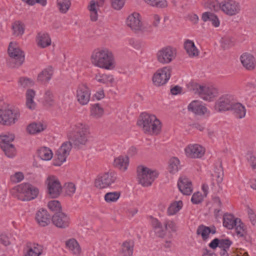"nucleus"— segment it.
<instances>
[{
    "mask_svg": "<svg viewBox=\"0 0 256 256\" xmlns=\"http://www.w3.org/2000/svg\"><path fill=\"white\" fill-rule=\"evenodd\" d=\"M92 62L96 66L106 70L115 68V61L112 52L106 48L94 50L91 56Z\"/></svg>",
    "mask_w": 256,
    "mask_h": 256,
    "instance_id": "obj_1",
    "label": "nucleus"
},
{
    "mask_svg": "<svg viewBox=\"0 0 256 256\" xmlns=\"http://www.w3.org/2000/svg\"><path fill=\"white\" fill-rule=\"evenodd\" d=\"M145 132L158 134L161 129V123L156 117L152 114L142 113L137 122Z\"/></svg>",
    "mask_w": 256,
    "mask_h": 256,
    "instance_id": "obj_2",
    "label": "nucleus"
},
{
    "mask_svg": "<svg viewBox=\"0 0 256 256\" xmlns=\"http://www.w3.org/2000/svg\"><path fill=\"white\" fill-rule=\"evenodd\" d=\"M88 134V126L78 123L75 126L74 132L69 135V140L72 144L79 148L86 144Z\"/></svg>",
    "mask_w": 256,
    "mask_h": 256,
    "instance_id": "obj_3",
    "label": "nucleus"
},
{
    "mask_svg": "<svg viewBox=\"0 0 256 256\" xmlns=\"http://www.w3.org/2000/svg\"><path fill=\"white\" fill-rule=\"evenodd\" d=\"M163 224L164 226L157 218H152V226L156 234L159 238H164L167 231L174 232L178 230V226L173 220H165Z\"/></svg>",
    "mask_w": 256,
    "mask_h": 256,
    "instance_id": "obj_4",
    "label": "nucleus"
},
{
    "mask_svg": "<svg viewBox=\"0 0 256 256\" xmlns=\"http://www.w3.org/2000/svg\"><path fill=\"white\" fill-rule=\"evenodd\" d=\"M188 87L190 91L198 94L206 100H211V99L216 96L218 94L217 90L215 88L202 86L195 82L188 84Z\"/></svg>",
    "mask_w": 256,
    "mask_h": 256,
    "instance_id": "obj_5",
    "label": "nucleus"
},
{
    "mask_svg": "<svg viewBox=\"0 0 256 256\" xmlns=\"http://www.w3.org/2000/svg\"><path fill=\"white\" fill-rule=\"evenodd\" d=\"M16 197L22 201H28L36 198L38 194L39 190L36 186L28 183L19 184L16 188Z\"/></svg>",
    "mask_w": 256,
    "mask_h": 256,
    "instance_id": "obj_6",
    "label": "nucleus"
},
{
    "mask_svg": "<svg viewBox=\"0 0 256 256\" xmlns=\"http://www.w3.org/2000/svg\"><path fill=\"white\" fill-rule=\"evenodd\" d=\"M158 173L143 166H139L137 168V179L139 184L144 186H150Z\"/></svg>",
    "mask_w": 256,
    "mask_h": 256,
    "instance_id": "obj_7",
    "label": "nucleus"
},
{
    "mask_svg": "<svg viewBox=\"0 0 256 256\" xmlns=\"http://www.w3.org/2000/svg\"><path fill=\"white\" fill-rule=\"evenodd\" d=\"M8 52L10 57L8 65L10 68H18L24 61V54L19 48L14 46L12 42L9 44Z\"/></svg>",
    "mask_w": 256,
    "mask_h": 256,
    "instance_id": "obj_8",
    "label": "nucleus"
},
{
    "mask_svg": "<svg viewBox=\"0 0 256 256\" xmlns=\"http://www.w3.org/2000/svg\"><path fill=\"white\" fill-rule=\"evenodd\" d=\"M117 175L114 172H108L99 174L95 180V186L98 188H104L114 183Z\"/></svg>",
    "mask_w": 256,
    "mask_h": 256,
    "instance_id": "obj_9",
    "label": "nucleus"
},
{
    "mask_svg": "<svg viewBox=\"0 0 256 256\" xmlns=\"http://www.w3.org/2000/svg\"><path fill=\"white\" fill-rule=\"evenodd\" d=\"M20 112L16 110L0 109V124L10 126L16 123L20 118Z\"/></svg>",
    "mask_w": 256,
    "mask_h": 256,
    "instance_id": "obj_10",
    "label": "nucleus"
},
{
    "mask_svg": "<svg viewBox=\"0 0 256 256\" xmlns=\"http://www.w3.org/2000/svg\"><path fill=\"white\" fill-rule=\"evenodd\" d=\"M176 55V48L168 46L162 48L156 54L157 60L162 64H168L172 62Z\"/></svg>",
    "mask_w": 256,
    "mask_h": 256,
    "instance_id": "obj_11",
    "label": "nucleus"
},
{
    "mask_svg": "<svg viewBox=\"0 0 256 256\" xmlns=\"http://www.w3.org/2000/svg\"><path fill=\"white\" fill-rule=\"evenodd\" d=\"M172 68L170 66H165L158 70L154 74L152 82L156 86H161L165 84L170 77Z\"/></svg>",
    "mask_w": 256,
    "mask_h": 256,
    "instance_id": "obj_12",
    "label": "nucleus"
},
{
    "mask_svg": "<svg viewBox=\"0 0 256 256\" xmlns=\"http://www.w3.org/2000/svg\"><path fill=\"white\" fill-rule=\"evenodd\" d=\"M72 148V144L70 141L64 142L56 152V155L57 156V159L54 160L53 164L55 166L62 165L66 160Z\"/></svg>",
    "mask_w": 256,
    "mask_h": 256,
    "instance_id": "obj_13",
    "label": "nucleus"
},
{
    "mask_svg": "<svg viewBox=\"0 0 256 256\" xmlns=\"http://www.w3.org/2000/svg\"><path fill=\"white\" fill-rule=\"evenodd\" d=\"M127 26L132 30L152 32V31L151 26L148 29L142 27V23L140 18V15L138 13L134 12L130 15L126 19Z\"/></svg>",
    "mask_w": 256,
    "mask_h": 256,
    "instance_id": "obj_14",
    "label": "nucleus"
},
{
    "mask_svg": "<svg viewBox=\"0 0 256 256\" xmlns=\"http://www.w3.org/2000/svg\"><path fill=\"white\" fill-rule=\"evenodd\" d=\"M234 102L232 96L229 94L222 96L216 102L215 108L218 112L230 110Z\"/></svg>",
    "mask_w": 256,
    "mask_h": 256,
    "instance_id": "obj_15",
    "label": "nucleus"
},
{
    "mask_svg": "<svg viewBox=\"0 0 256 256\" xmlns=\"http://www.w3.org/2000/svg\"><path fill=\"white\" fill-rule=\"evenodd\" d=\"M48 192L52 198H58L60 193L62 186L58 180L54 176H48L47 178Z\"/></svg>",
    "mask_w": 256,
    "mask_h": 256,
    "instance_id": "obj_16",
    "label": "nucleus"
},
{
    "mask_svg": "<svg viewBox=\"0 0 256 256\" xmlns=\"http://www.w3.org/2000/svg\"><path fill=\"white\" fill-rule=\"evenodd\" d=\"M226 14L232 16L239 13L240 10V4L233 0H225L221 3V9Z\"/></svg>",
    "mask_w": 256,
    "mask_h": 256,
    "instance_id": "obj_17",
    "label": "nucleus"
},
{
    "mask_svg": "<svg viewBox=\"0 0 256 256\" xmlns=\"http://www.w3.org/2000/svg\"><path fill=\"white\" fill-rule=\"evenodd\" d=\"M52 220L54 224L61 228L68 227L70 224L69 217L61 212H56L52 216Z\"/></svg>",
    "mask_w": 256,
    "mask_h": 256,
    "instance_id": "obj_18",
    "label": "nucleus"
},
{
    "mask_svg": "<svg viewBox=\"0 0 256 256\" xmlns=\"http://www.w3.org/2000/svg\"><path fill=\"white\" fill-rule=\"evenodd\" d=\"M90 90L86 85L82 84L78 86L76 91V98L81 104H86L90 101Z\"/></svg>",
    "mask_w": 256,
    "mask_h": 256,
    "instance_id": "obj_19",
    "label": "nucleus"
},
{
    "mask_svg": "<svg viewBox=\"0 0 256 256\" xmlns=\"http://www.w3.org/2000/svg\"><path fill=\"white\" fill-rule=\"evenodd\" d=\"M187 156L191 158H200L204 154V148L198 144L189 145L185 148Z\"/></svg>",
    "mask_w": 256,
    "mask_h": 256,
    "instance_id": "obj_20",
    "label": "nucleus"
},
{
    "mask_svg": "<svg viewBox=\"0 0 256 256\" xmlns=\"http://www.w3.org/2000/svg\"><path fill=\"white\" fill-rule=\"evenodd\" d=\"M180 191L184 195H190L192 192V184L187 178L180 177L178 182Z\"/></svg>",
    "mask_w": 256,
    "mask_h": 256,
    "instance_id": "obj_21",
    "label": "nucleus"
},
{
    "mask_svg": "<svg viewBox=\"0 0 256 256\" xmlns=\"http://www.w3.org/2000/svg\"><path fill=\"white\" fill-rule=\"evenodd\" d=\"M52 218L47 210L44 208L40 209L36 214V220L41 226H48L50 223Z\"/></svg>",
    "mask_w": 256,
    "mask_h": 256,
    "instance_id": "obj_22",
    "label": "nucleus"
},
{
    "mask_svg": "<svg viewBox=\"0 0 256 256\" xmlns=\"http://www.w3.org/2000/svg\"><path fill=\"white\" fill-rule=\"evenodd\" d=\"M240 61L243 66L248 70H254L256 66L254 56L249 54H244L240 56Z\"/></svg>",
    "mask_w": 256,
    "mask_h": 256,
    "instance_id": "obj_23",
    "label": "nucleus"
},
{
    "mask_svg": "<svg viewBox=\"0 0 256 256\" xmlns=\"http://www.w3.org/2000/svg\"><path fill=\"white\" fill-rule=\"evenodd\" d=\"M216 228L214 226H207L204 224L200 225L196 230V234L200 235L204 240H206L208 238L210 234H214L216 233Z\"/></svg>",
    "mask_w": 256,
    "mask_h": 256,
    "instance_id": "obj_24",
    "label": "nucleus"
},
{
    "mask_svg": "<svg viewBox=\"0 0 256 256\" xmlns=\"http://www.w3.org/2000/svg\"><path fill=\"white\" fill-rule=\"evenodd\" d=\"M134 242L132 240H126L123 242L120 250V256H132L134 252Z\"/></svg>",
    "mask_w": 256,
    "mask_h": 256,
    "instance_id": "obj_25",
    "label": "nucleus"
},
{
    "mask_svg": "<svg viewBox=\"0 0 256 256\" xmlns=\"http://www.w3.org/2000/svg\"><path fill=\"white\" fill-rule=\"evenodd\" d=\"M27 252L24 256H40L42 252V246L36 243H26Z\"/></svg>",
    "mask_w": 256,
    "mask_h": 256,
    "instance_id": "obj_26",
    "label": "nucleus"
},
{
    "mask_svg": "<svg viewBox=\"0 0 256 256\" xmlns=\"http://www.w3.org/2000/svg\"><path fill=\"white\" fill-rule=\"evenodd\" d=\"M240 219L235 218L232 214L226 213L223 216V226L228 230H232Z\"/></svg>",
    "mask_w": 256,
    "mask_h": 256,
    "instance_id": "obj_27",
    "label": "nucleus"
},
{
    "mask_svg": "<svg viewBox=\"0 0 256 256\" xmlns=\"http://www.w3.org/2000/svg\"><path fill=\"white\" fill-rule=\"evenodd\" d=\"M234 116L238 118H242L245 116L246 110L245 107L240 103L235 102L233 104L230 109Z\"/></svg>",
    "mask_w": 256,
    "mask_h": 256,
    "instance_id": "obj_28",
    "label": "nucleus"
},
{
    "mask_svg": "<svg viewBox=\"0 0 256 256\" xmlns=\"http://www.w3.org/2000/svg\"><path fill=\"white\" fill-rule=\"evenodd\" d=\"M104 2V0H100V2H96L94 0H92L90 2V5L88 6V9L90 12V20L92 21L95 22L98 20V12L96 6H102Z\"/></svg>",
    "mask_w": 256,
    "mask_h": 256,
    "instance_id": "obj_29",
    "label": "nucleus"
},
{
    "mask_svg": "<svg viewBox=\"0 0 256 256\" xmlns=\"http://www.w3.org/2000/svg\"><path fill=\"white\" fill-rule=\"evenodd\" d=\"M53 70L52 66L44 69L38 76V81L42 84L48 82L51 78Z\"/></svg>",
    "mask_w": 256,
    "mask_h": 256,
    "instance_id": "obj_30",
    "label": "nucleus"
},
{
    "mask_svg": "<svg viewBox=\"0 0 256 256\" xmlns=\"http://www.w3.org/2000/svg\"><path fill=\"white\" fill-rule=\"evenodd\" d=\"M38 46L44 48L51 44V39L48 33L39 32L37 36Z\"/></svg>",
    "mask_w": 256,
    "mask_h": 256,
    "instance_id": "obj_31",
    "label": "nucleus"
},
{
    "mask_svg": "<svg viewBox=\"0 0 256 256\" xmlns=\"http://www.w3.org/2000/svg\"><path fill=\"white\" fill-rule=\"evenodd\" d=\"M214 174L217 178V184L219 188L222 190V188L220 186V184L223 180L224 174L222 166V162L220 160H218L217 162L215 164Z\"/></svg>",
    "mask_w": 256,
    "mask_h": 256,
    "instance_id": "obj_32",
    "label": "nucleus"
},
{
    "mask_svg": "<svg viewBox=\"0 0 256 256\" xmlns=\"http://www.w3.org/2000/svg\"><path fill=\"white\" fill-rule=\"evenodd\" d=\"M188 108L195 114L202 115L205 114L207 108L204 106L199 104L196 101H193L188 106Z\"/></svg>",
    "mask_w": 256,
    "mask_h": 256,
    "instance_id": "obj_33",
    "label": "nucleus"
},
{
    "mask_svg": "<svg viewBox=\"0 0 256 256\" xmlns=\"http://www.w3.org/2000/svg\"><path fill=\"white\" fill-rule=\"evenodd\" d=\"M202 20L204 22H210L212 25L214 27H218L220 26V22L218 17L212 12H204L202 14Z\"/></svg>",
    "mask_w": 256,
    "mask_h": 256,
    "instance_id": "obj_34",
    "label": "nucleus"
},
{
    "mask_svg": "<svg viewBox=\"0 0 256 256\" xmlns=\"http://www.w3.org/2000/svg\"><path fill=\"white\" fill-rule=\"evenodd\" d=\"M184 48L190 56L194 57L198 56V51L193 41L187 40L184 43Z\"/></svg>",
    "mask_w": 256,
    "mask_h": 256,
    "instance_id": "obj_35",
    "label": "nucleus"
},
{
    "mask_svg": "<svg viewBox=\"0 0 256 256\" xmlns=\"http://www.w3.org/2000/svg\"><path fill=\"white\" fill-rule=\"evenodd\" d=\"M45 129L44 126L40 122H32L26 128V132L30 134H34L43 131Z\"/></svg>",
    "mask_w": 256,
    "mask_h": 256,
    "instance_id": "obj_36",
    "label": "nucleus"
},
{
    "mask_svg": "<svg viewBox=\"0 0 256 256\" xmlns=\"http://www.w3.org/2000/svg\"><path fill=\"white\" fill-rule=\"evenodd\" d=\"M202 5L204 8L212 12H218L221 9V3L220 4L217 0H204Z\"/></svg>",
    "mask_w": 256,
    "mask_h": 256,
    "instance_id": "obj_37",
    "label": "nucleus"
},
{
    "mask_svg": "<svg viewBox=\"0 0 256 256\" xmlns=\"http://www.w3.org/2000/svg\"><path fill=\"white\" fill-rule=\"evenodd\" d=\"M66 246L71 252L76 255L80 253L81 249L78 242L74 238L70 239L66 242Z\"/></svg>",
    "mask_w": 256,
    "mask_h": 256,
    "instance_id": "obj_38",
    "label": "nucleus"
},
{
    "mask_svg": "<svg viewBox=\"0 0 256 256\" xmlns=\"http://www.w3.org/2000/svg\"><path fill=\"white\" fill-rule=\"evenodd\" d=\"M37 154L38 156L44 160H51L53 155L52 150L46 147H42L39 148L38 150Z\"/></svg>",
    "mask_w": 256,
    "mask_h": 256,
    "instance_id": "obj_39",
    "label": "nucleus"
},
{
    "mask_svg": "<svg viewBox=\"0 0 256 256\" xmlns=\"http://www.w3.org/2000/svg\"><path fill=\"white\" fill-rule=\"evenodd\" d=\"M128 164V158L127 156H120L114 160V166L125 171Z\"/></svg>",
    "mask_w": 256,
    "mask_h": 256,
    "instance_id": "obj_40",
    "label": "nucleus"
},
{
    "mask_svg": "<svg viewBox=\"0 0 256 256\" xmlns=\"http://www.w3.org/2000/svg\"><path fill=\"white\" fill-rule=\"evenodd\" d=\"M236 233L238 238H242L246 239L247 234V231L246 226L242 222L240 219L238 222L234 226Z\"/></svg>",
    "mask_w": 256,
    "mask_h": 256,
    "instance_id": "obj_41",
    "label": "nucleus"
},
{
    "mask_svg": "<svg viewBox=\"0 0 256 256\" xmlns=\"http://www.w3.org/2000/svg\"><path fill=\"white\" fill-rule=\"evenodd\" d=\"M13 34L16 36H22L24 32V25L22 22L15 21L12 25Z\"/></svg>",
    "mask_w": 256,
    "mask_h": 256,
    "instance_id": "obj_42",
    "label": "nucleus"
},
{
    "mask_svg": "<svg viewBox=\"0 0 256 256\" xmlns=\"http://www.w3.org/2000/svg\"><path fill=\"white\" fill-rule=\"evenodd\" d=\"M35 94V92L32 89H28L26 91V105L27 107L30 110H34L36 108V104L33 100Z\"/></svg>",
    "mask_w": 256,
    "mask_h": 256,
    "instance_id": "obj_43",
    "label": "nucleus"
},
{
    "mask_svg": "<svg viewBox=\"0 0 256 256\" xmlns=\"http://www.w3.org/2000/svg\"><path fill=\"white\" fill-rule=\"evenodd\" d=\"M57 7L60 12L66 14L71 6L70 0H56Z\"/></svg>",
    "mask_w": 256,
    "mask_h": 256,
    "instance_id": "obj_44",
    "label": "nucleus"
},
{
    "mask_svg": "<svg viewBox=\"0 0 256 256\" xmlns=\"http://www.w3.org/2000/svg\"><path fill=\"white\" fill-rule=\"evenodd\" d=\"M182 207V202L181 200L176 201L172 203L168 208L167 213L168 216H172L178 212Z\"/></svg>",
    "mask_w": 256,
    "mask_h": 256,
    "instance_id": "obj_45",
    "label": "nucleus"
},
{
    "mask_svg": "<svg viewBox=\"0 0 256 256\" xmlns=\"http://www.w3.org/2000/svg\"><path fill=\"white\" fill-rule=\"evenodd\" d=\"M168 170L170 172L174 174L178 170L180 167V160L176 157H173L169 161Z\"/></svg>",
    "mask_w": 256,
    "mask_h": 256,
    "instance_id": "obj_46",
    "label": "nucleus"
},
{
    "mask_svg": "<svg viewBox=\"0 0 256 256\" xmlns=\"http://www.w3.org/2000/svg\"><path fill=\"white\" fill-rule=\"evenodd\" d=\"M6 156L9 158H14L16 154V151L14 146L12 144L10 145L2 144L1 148Z\"/></svg>",
    "mask_w": 256,
    "mask_h": 256,
    "instance_id": "obj_47",
    "label": "nucleus"
},
{
    "mask_svg": "<svg viewBox=\"0 0 256 256\" xmlns=\"http://www.w3.org/2000/svg\"><path fill=\"white\" fill-rule=\"evenodd\" d=\"M103 114L104 110L98 104H96L92 106L90 110V114L93 118H98L101 117Z\"/></svg>",
    "mask_w": 256,
    "mask_h": 256,
    "instance_id": "obj_48",
    "label": "nucleus"
},
{
    "mask_svg": "<svg viewBox=\"0 0 256 256\" xmlns=\"http://www.w3.org/2000/svg\"><path fill=\"white\" fill-rule=\"evenodd\" d=\"M148 4L156 8H164L168 6L166 0H144Z\"/></svg>",
    "mask_w": 256,
    "mask_h": 256,
    "instance_id": "obj_49",
    "label": "nucleus"
},
{
    "mask_svg": "<svg viewBox=\"0 0 256 256\" xmlns=\"http://www.w3.org/2000/svg\"><path fill=\"white\" fill-rule=\"evenodd\" d=\"M120 196V192H107L104 196V200L107 202H114L119 198Z\"/></svg>",
    "mask_w": 256,
    "mask_h": 256,
    "instance_id": "obj_50",
    "label": "nucleus"
},
{
    "mask_svg": "<svg viewBox=\"0 0 256 256\" xmlns=\"http://www.w3.org/2000/svg\"><path fill=\"white\" fill-rule=\"evenodd\" d=\"M95 78L98 82L106 84H112L114 80L112 76L110 74L96 75Z\"/></svg>",
    "mask_w": 256,
    "mask_h": 256,
    "instance_id": "obj_51",
    "label": "nucleus"
},
{
    "mask_svg": "<svg viewBox=\"0 0 256 256\" xmlns=\"http://www.w3.org/2000/svg\"><path fill=\"white\" fill-rule=\"evenodd\" d=\"M48 208L53 212H60L62 210V206L58 200H52L48 202Z\"/></svg>",
    "mask_w": 256,
    "mask_h": 256,
    "instance_id": "obj_52",
    "label": "nucleus"
},
{
    "mask_svg": "<svg viewBox=\"0 0 256 256\" xmlns=\"http://www.w3.org/2000/svg\"><path fill=\"white\" fill-rule=\"evenodd\" d=\"M18 83L22 87L24 88L32 86L34 84L33 80L31 78L26 77L20 78Z\"/></svg>",
    "mask_w": 256,
    "mask_h": 256,
    "instance_id": "obj_53",
    "label": "nucleus"
},
{
    "mask_svg": "<svg viewBox=\"0 0 256 256\" xmlns=\"http://www.w3.org/2000/svg\"><path fill=\"white\" fill-rule=\"evenodd\" d=\"M14 136L13 134L10 135H4V136H0V139L1 142H0V146L2 147V144H4V145H10V142H12L14 140Z\"/></svg>",
    "mask_w": 256,
    "mask_h": 256,
    "instance_id": "obj_54",
    "label": "nucleus"
},
{
    "mask_svg": "<svg viewBox=\"0 0 256 256\" xmlns=\"http://www.w3.org/2000/svg\"><path fill=\"white\" fill-rule=\"evenodd\" d=\"M222 46L224 49H227L234 44V41L232 38H224L221 40Z\"/></svg>",
    "mask_w": 256,
    "mask_h": 256,
    "instance_id": "obj_55",
    "label": "nucleus"
},
{
    "mask_svg": "<svg viewBox=\"0 0 256 256\" xmlns=\"http://www.w3.org/2000/svg\"><path fill=\"white\" fill-rule=\"evenodd\" d=\"M66 194L71 196L76 192V186L72 182L66 184L64 186Z\"/></svg>",
    "mask_w": 256,
    "mask_h": 256,
    "instance_id": "obj_56",
    "label": "nucleus"
},
{
    "mask_svg": "<svg viewBox=\"0 0 256 256\" xmlns=\"http://www.w3.org/2000/svg\"><path fill=\"white\" fill-rule=\"evenodd\" d=\"M232 242L229 238L220 239V248L229 250Z\"/></svg>",
    "mask_w": 256,
    "mask_h": 256,
    "instance_id": "obj_57",
    "label": "nucleus"
},
{
    "mask_svg": "<svg viewBox=\"0 0 256 256\" xmlns=\"http://www.w3.org/2000/svg\"><path fill=\"white\" fill-rule=\"evenodd\" d=\"M202 195L200 192L194 193L191 198V201L192 204H196L202 202Z\"/></svg>",
    "mask_w": 256,
    "mask_h": 256,
    "instance_id": "obj_58",
    "label": "nucleus"
},
{
    "mask_svg": "<svg viewBox=\"0 0 256 256\" xmlns=\"http://www.w3.org/2000/svg\"><path fill=\"white\" fill-rule=\"evenodd\" d=\"M112 8L116 10H120L124 6V0H110Z\"/></svg>",
    "mask_w": 256,
    "mask_h": 256,
    "instance_id": "obj_59",
    "label": "nucleus"
},
{
    "mask_svg": "<svg viewBox=\"0 0 256 256\" xmlns=\"http://www.w3.org/2000/svg\"><path fill=\"white\" fill-rule=\"evenodd\" d=\"M54 96L52 91L50 90H46L44 94V100L50 106L52 104L54 100Z\"/></svg>",
    "mask_w": 256,
    "mask_h": 256,
    "instance_id": "obj_60",
    "label": "nucleus"
},
{
    "mask_svg": "<svg viewBox=\"0 0 256 256\" xmlns=\"http://www.w3.org/2000/svg\"><path fill=\"white\" fill-rule=\"evenodd\" d=\"M24 178V176L22 172H16L11 176V180L14 182H19Z\"/></svg>",
    "mask_w": 256,
    "mask_h": 256,
    "instance_id": "obj_61",
    "label": "nucleus"
},
{
    "mask_svg": "<svg viewBox=\"0 0 256 256\" xmlns=\"http://www.w3.org/2000/svg\"><path fill=\"white\" fill-rule=\"evenodd\" d=\"M247 159L252 168L256 172V158L251 154H248Z\"/></svg>",
    "mask_w": 256,
    "mask_h": 256,
    "instance_id": "obj_62",
    "label": "nucleus"
},
{
    "mask_svg": "<svg viewBox=\"0 0 256 256\" xmlns=\"http://www.w3.org/2000/svg\"><path fill=\"white\" fill-rule=\"evenodd\" d=\"M0 243L4 246H7L10 244L9 238L6 234H0Z\"/></svg>",
    "mask_w": 256,
    "mask_h": 256,
    "instance_id": "obj_63",
    "label": "nucleus"
},
{
    "mask_svg": "<svg viewBox=\"0 0 256 256\" xmlns=\"http://www.w3.org/2000/svg\"><path fill=\"white\" fill-rule=\"evenodd\" d=\"M249 218L252 224L256 222V215L252 209H248V211Z\"/></svg>",
    "mask_w": 256,
    "mask_h": 256,
    "instance_id": "obj_64",
    "label": "nucleus"
}]
</instances>
